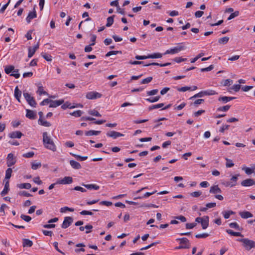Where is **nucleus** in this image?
<instances>
[{"mask_svg":"<svg viewBox=\"0 0 255 255\" xmlns=\"http://www.w3.org/2000/svg\"><path fill=\"white\" fill-rule=\"evenodd\" d=\"M42 136L43 142L45 147L53 152L56 151L57 149L56 146L50 136L48 135V133L47 132H44L42 134Z\"/></svg>","mask_w":255,"mask_h":255,"instance_id":"nucleus-1","label":"nucleus"},{"mask_svg":"<svg viewBox=\"0 0 255 255\" xmlns=\"http://www.w3.org/2000/svg\"><path fill=\"white\" fill-rule=\"evenodd\" d=\"M237 241L242 243L243 246L247 251L255 248V242L248 238L238 239Z\"/></svg>","mask_w":255,"mask_h":255,"instance_id":"nucleus-2","label":"nucleus"},{"mask_svg":"<svg viewBox=\"0 0 255 255\" xmlns=\"http://www.w3.org/2000/svg\"><path fill=\"white\" fill-rule=\"evenodd\" d=\"M209 218L207 216L203 217H197L195 219V221L198 223H201L203 229H206L209 226Z\"/></svg>","mask_w":255,"mask_h":255,"instance_id":"nucleus-3","label":"nucleus"},{"mask_svg":"<svg viewBox=\"0 0 255 255\" xmlns=\"http://www.w3.org/2000/svg\"><path fill=\"white\" fill-rule=\"evenodd\" d=\"M23 94L28 104L31 107H35L36 106V103L34 98L27 92H24Z\"/></svg>","mask_w":255,"mask_h":255,"instance_id":"nucleus-4","label":"nucleus"},{"mask_svg":"<svg viewBox=\"0 0 255 255\" xmlns=\"http://www.w3.org/2000/svg\"><path fill=\"white\" fill-rule=\"evenodd\" d=\"M185 49V47L183 46H177L174 47L172 48L167 50L165 53L164 55L166 54H174L179 53L180 51L184 50Z\"/></svg>","mask_w":255,"mask_h":255,"instance_id":"nucleus-5","label":"nucleus"},{"mask_svg":"<svg viewBox=\"0 0 255 255\" xmlns=\"http://www.w3.org/2000/svg\"><path fill=\"white\" fill-rule=\"evenodd\" d=\"M73 182V178L70 176H65L63 178H59L56 181V183L58 184H69Z\"/></svg>","mask_w":255,"mask_h":255,"instance_id":"nucleus-6","label":"nucleus"},{"mask_svg":"<svg viewBox=\"0 0 255 255\" xmlns=\"http://www.w3.org/2000/svg\"><path fill=\"white\" fill-rule=\"evenodd\" d=\"M102 97V94L97 92H89L86 95V97L88 99L93 100L100 98Z\"/></svg>","mask_w":255,"mask_h":255,"instance_id":"nucleus-7","label":"nucleus"},{"mask_svg":"<svg viewBox=\"0 0 255 255\" xmlns=\"http://www.w3.org/2000/svg\"><path fill=\"white\" fill-rule=\"evenodd\" d=\"M73 222V219L71 217H66L64 219V221L61 225V228L66 229L69 227Z\"/></svg>","mask_w":255,"mask_h":255,"instance_id":"nucleus-8","label":"nucleus"},{"mask_svg":"<svg viewBox=\"0 0 255 255\" xmlns=\"http://www.w3.org/2000/svg\"><path fill=\"white\" fill-rule=\"evenodd\" d=\"M16 162V159L12 153H10L7 155L6 164L8 167L13 165Z\"/></svg>","mask_w":255,"mask_h":255,"instance_id":"nucleus-9","label":"nucleus"},{"mask_svg":"<svg viewBox=\"0 0 255 255\" xmlns=\"http://www.w3.org/2000/svg\"><path fill=\"white\" fill-rule=\"evenodd\" d=\"M177 241H180V244L183 247H188L186 248V249H189L190 248L191 245L189 242V240L186 238H182L180 239H177Z\"/></svg>","mask_w":255,"mask_h":255,"instance_id":"nucleus-10","label":"nucleus"},{"mask_svg":"<svg viewBox=\"0 0 255 255\" xmlns=\"http://www.w3.org/2000/svg\"><path fill=\"white\" fill-rule=\"evenodd\" d=\"M107 135L116 139L119 137L123 136L124 134L119 132L112 130L107 132Z\"/></svg>","mask_w":255,"mask_h":255,"instance_id":"nucleus-11","label":"nucleus"},{"mask_svg":"<svg viewBox=\"0 0 255 255\" xmlns=\"http://www.w3.org/2000/svg\"><path fill=\"white\" fill-rule=\"evenodd\" d=\"M255 185V181L252 179H247L241 182V185L244 187H249Z\"/></svg>","mask_w":255,"mask_h":255,"instance_id":"nucleus-12","label":"nucleus"},{"mask_svg":"<svg viewBox=\"0 0 255 255\" xmlns=\"http://www.w3.org/2000/svg\"><path fill=\"white\" fill-rule=\"evenodd\" d=\"M39 48L38 43L33 47H29L28 48V57L31 58L34 54L35 51Z\"/></svg>","mask_w":255,"mask_h":255,"instance_id":"nucleus-13","label":"nucleus"},{"mask_svg":"<svg viewBox=\"0 0 255 255\" xmlns=\"http://www.w3.org/2000/svg\"><path fill=\"white\" fill-rule=\"evenodd\" d=\"M236 99L234 97L220 96L218 98V101L222 102L223 104H226L228 102Z\"/></svg>","mask_w":255,"mask_h":255,"instance_id":"nucleus-14","label":"nucleus"},{"mask_svg":"<svg viewBox=\"0 0 255 255\" xmlns=\"http://www.w3.org/2000/svg\"><path fill=\"white\" fill-rule=\"evenodd\" d=\"M209 192L211 194H216L222 192L221 189L218 185H215L210 187Z\"/></svg>","mask_w":255,"mask_h":255,"instance_id":"nucleus-15","label":"nucleus"},{"mask_svg":"<svg viewBox=\"0 0 255 255\" xmlns=\"http://www.w3.org/2000/svg\"><path fill=\"white\" fill-rule=\"evenodd\" d=\"M64 103L63 100H55L53 101L51 100V102H50L49 107L51 108H56L61 105H62Z\"/></svg>","mask_w":255,"mask_h":255,"instance_id":"nucleus-16","label":"nucleus"},{"mask_svg":"<svg viewBox=\"0 0 255 255\" xmlns=\"http://www.w3.org/2000/svg\"><path fill=\"white\" fill-rule=\"evenodd\" d=\"M26 117L31 119L33 120L36 118V112L30 110L28 109L26 110Z\"/></svg>","mask_w":255,"mask_h":255,"instance_id":"nucleus-17","label":"nucleus"},{"mask_svg":"<svg viewBox=\"0 0 255 255\" xmlns=\"http://www.w3.org/2000/svg\"><path fill=\"white\" fill-rule=\"evenodd\" d=\"M4 71L6 74H9L11 72H18V69H14V67L12 65L5 66L4 68Z\"/></svg>","mask_w":255,"mask_h":255,"instance_id":"nucleus-18","label":"nucleus"},{"mask_svg":"<svg viewBox=\"0 0 255 255\" xmlns=\"http://www.w3.org/2000/svg\"><path fill=\"white\" fill-rule=\"evenodd\" d=\"M22 135V133L19 131H13L8 134V136L11 138H20Z\"/></svg>","mask_w":255,"mask_h":255,"instance_id":"nucleus-19","label":"nucleus"},{"mask_svg":"<svg viewBox=\"0 0 255 255\" xmlns=\"http://www.w3.org/2000/svg\"><path fill=\"white\" fill-rule=\"evenodd\" d=\"M36 16L37 14L35 9H34V10L33 11H30L29 12L27 17L26 18V21L28 23H29L31 21V19L36 17Z\"/></svg>","mask_w":255,"mask_h":255,"instance_id":"nucleus-20","label":"nucleus"},{"mask_svg":"<svg viewBox=\"0 0 255 255\" xmlns=\"http://www.w3.org/2000/svg\"><path fill=\"white\" fill-rule=\"evenodd\" d=\"M241 217L243 219H248L251 218L253 216V215L249 211H243L239 213Z\"/></svg>","mask_w":255,"mask_h":255,"instance_id":"nucleus-21","label":"nucleus"},{"mask_svg":"<svg viewBox=\"0 0 255 255\" xmlns=\"http://www.w3.org/2000/svg\"><path fill=\"white\" fill-rule=\"evenodd\" d=\"M69 163L71 167L75 169H79L81 168V164L75 160H71Z\"/></svg>","mask_w":255,"mask_h":255,"instance_id":"nucleus-22","label":"nucleus"},{"mask_svg":"<svg viewBox=\"0 0 255 255\" xmlns=\"http://www.w3.org/2000/svg\"><path fill=\"white\" fill-rule=\"evenodd\" d=\"M9 181L8 180H7L5 183L4 188L0 194L2 196H3L7 194L9 190Z\"/></svg>","mask_w":255,"mask_h":255,"instance_id":"nucleus-23","label":"nucleus"},{"mask_svg":"<svg viewBox=\"0 0 255 255\" xmlns=\"http://www.w3.org/2000/svg\"><path fill=\"white\" fill-rule=\"evenodd\" d=\"M14 97L19 102H20V98L21 95V92L20 91L17 86L14 89Z\"/></svg>","mask_w":255,"mask_h":255,"instance_id":"nucleus-24","label":"nucleus"},{"mask_svg":"<svg viewBox=\"0 0 255 255\" xmlns=\"http://www.w3.org/2000/svg\"><path fill=\"white\" fill-rule=\"evenodd\" d=\"M83 186H84V187H85L86 188L88 189H90V190H92V189H93V190H98L100 188V186L96 185V184H82Z\"/></svg>","mask_w":255,"mask_h":255,"instance_id":"nucleus-25","label":"nucleus"},{"mask_svg":"<svg viewBox=\"0 0 255 255\" xmlns=\"http://www.w3.org/2000/svg\"><path fill=\"white\" fill-rule=\"evenodd\" d=\"M235 212L233 211H224L222 212V214L226 219H229L231 215H234Z\"/></svg>","mask_w":255,"mask_h":255,"instance_id":"nucleus-26","label":"nucleus"},{"mask_svg":"<svg viewBox=\"0 0 255 255\" xmlns=\"http://www.w3.org/2000/svg\"><path fill=\"white\" fill-rule=\"evenodd\" d=\"M33 242L29 239H23L22 240V246L23 247H31Z\"/></svg>","mask_w":255,"mask_h":255,"instance_id":"nucleus-27","label":"nucleus"},{"mask_svg":"<svg viewBox=\"0 0 255 255\" xmlns=\"http://www.w3.org/2000/svg\"><path fill=\"white\" fill-rule=\"evenodd\" d=\"M38 124L44 127H49L51 126V124L42 118H39L38 121Z\"/></svg>","mask_w":255,"mask_h":255,"instance_id":"nucleus-28","label":"nucleus"},{"mask_svg":"<svg viewBox=\"0 0 255 255\" xmlns=\"http://www.w3.org/2000/svg\"><path fill=\"white\" fill-rule=\"evenodd\" d=\"M17 187L19 189H29L31 187V185L30 183H21L17 184Z\"/></svg>","mask_w":255,"mask_h":255,"instance_id":"nucleus-29","label":"nucleus"},{"mask_svg":"<svg viewBox=\"0 0 255 255\" xmlns=\"http://www.w3.org/2000/svg\"><path fill=\"white\" fill-rule=\"evenodd\" d=\"M101 133V131L91 130L86 131L85 135L86 136L97 135Z\"/></svg>","mask_w":255,"mask_h":255,"instance_id":"nucleus-30","label":"nucleus"},{"mask_svg":"<svg viewBox=\"0 0 255 255\" xmlns=\"http://www.w3.org/2000/svg\"><path fill=\"white\" fill-rule=\"evenodd\" d=\"M228 234L236 237H243V235L240 232H235L232 230H227L226 231Z\"/></svg>","mask_w":255,"mask_h":255,"instance_id":"nucleus-31","label":"nucleus"},{"mask_svg":"<svg viewBox=\"0 0 255 255\" xmlns=\"http://www.w3.org/2000/svg\"><path fill=\"white\" fill-rule=\"evenodd\" d=\"M164 104L163 103H160L156 105H153L148 107L149 111H152L154 109H159L162 108L164 106Z\"/></svg>","mask_w":255,"mask_h":255,"instance_id":"nucleus-32","label":"nucleus"},{"mask_svg":"<svg viewBox=\"0 0 255 255\" xmlns=\"http://www.w3.org/2000/svg\"><path fill=\"white\" fill-rule=\"evenodd\" d=\"M156 192V190L153 191L152 192H146V193H145L144 194L143 196H142V197H140V196L134 198V199H141L142 198H147L148 197H149L150 195H153V194L155 193Z\"/></svg>","mask_w":255,"mask_h":255,"instance_id":"nucleus-33","label":"nucleus"},{"mask_svg":"<svg viewBox=\"0 0 255 255\" xmlns=\"http://www.w3.org/2000/svg\"><path fill=\"white\" fill-rule=\"evenodd\" d=\"M162 57V54L160 53H154L151 54H148L149 58H160Z\"/></svg>","mask_w":255,"mask_h":255,"instance_id":"nucleus-34","label":"nucleus"},{"mask_svg":"<svg viewBox=\"0 0 255 255\" xmlns=\"http://www.w3.org/2000/svg\"><path fill=\"white\" fill-rule=\"evenodd\" d=\"M41 166V164L40 162H34L31 163V168L33 170H36Z\"/></svg>","mask_w":255,"mask_h":255,"instance_id":"nucleus-35","label":"nucleus"},{"mask_svg":"<svg viewBox=\"0 0 255 255\" xmlns=\"http://www.w3.org/2000/svg\"><path fill=\"white\" fill-rule=\"evenodd\" d=\"M37 93L39 95H48L47 93L43 90V88L42 85L38 86Z\"/></svg>","mask_w":255,"mask_h":255,"instance_id":"nucleus-36","label":"nucleus"},{"mask_svg":"<svg viewBox=\"0 0 255 255\" xmlns=\"http://www.w3.org/2000/svg\"><path fill=\"white\" fill-rule=\"evenodd\" d=\"M160 98V96H156L152 98H149L145 99L146 101L149 103H155L157 102Z\"/></svg>","mask_w":255,"mask_h":255,"instance_id":"nucleus-37","label":"nucleus"},{"mask_svg":"<svg viewBox=\"0 0 255 255\" xmlns=\"http://www.w3.org/2000/svg\"><path fill=\"white\" fill-rule=\"evenodd\" d=\"M229 37L225 36V37L220 38L218 40V42L220 44H226L229 41Z\"/></svg>","mask_w":255,"mask_h":255,"instance_id":"nucleus-38","label":"nucleus"},{"mask_svg":"<svg viewBox=\"0 0 255 255\" xmlns=\"http://www.w3.org/2000/svg\"><path fill=\"white\" fill-rule=\"evenodd\" d=\"M242 170L245 171V173L247 175H250L254 172L253 169L246 166H243L242 167Z\"/></svg>","mask_w":255,"mask_h":255,"instance_id":"nucleus-39","label":"nucleus"},{"mask_svg":"<svg viewBox=\"0 0 255 255\" xmlns=\"http://www.w3.org/2000/svg\"><path fill=\"white\" fill-rule=\"evenodd\" d=\"M70 154L72 155L73 156L77 158V159L80 160V161H84L86 160L88 158L87 156H81L80 155H78L77 154H75L74 153H70Z\"/></svg>","mask_w":255,"mask_h":255,"instance_id":"nucleus-40","label":"nucleus"},{"mask_svg":"<svg viewBox=\"0 0 255 255\" xmlns=\"http://www.w3.org/2000/svg\"><path fill=\"white\" fill-rule=\"evenodd\" d=\"M114 15H113L112 16H110L107 18V22L106 24V26L110 27L111 26L114 22Z\"/></svg>","mask_w":255,"mask_h":255,"instance_id":"nucleus-41","label":"nucleus"},{"mask_svg":"<svg viewBox=\"0 0 255 255\" xmlns=\"http://www.w3.org/2000/svg\"><path fill=\"white\" fill-rule=\"evenodd\" d=\"M88 114L98 117H101L102 116L97 111L95 110L89 111Z\"/></svg>","mask_w":255,"mask_h":255,"instance_id":"nucleus-42","label":"nucleus"},{"mask_svg":"<svg viewBox=\"0 0 255 255\" xmlns=\"http://www.w3.org/2000/svg\"><path fill=\"white\" fill-rule=\"evenodd\" d=\"M231 107L230 105H226L225 106L219 107L217 109V111L219 112H226L228 111Z\"/></svg>","mask_w":255,"mask_h":255,"instance_id":"nucleus-43","label":"nucleus"},{"mask_svg":"<svg viewBox=\"0 0 255 255\" xmlns=\"http://www.w3.org/2000/svg\"><path fill=\"white\" fill-rule=\"evenodd\" d=\"M204 91L205 96H211L217 94V93L213 90H207Z\"/></svg>","mask_w":255,"mask_h":255,"instance_id":"nucleus-44","label":"nucleus"},{"mask_svg":"<svg viewBox=\"0 0 255 255\" xmlns=\"http://www.w3.org/2000/svg\"><path fill=\"white\" fill-rule=\"evenodd\" d=\"M12 171V169L10 168H8L6 170L5 179H7L8 180L10 178L11 176Z\"/></svg>","mask_w":255,"mask_h":255,"instance_id":"nucleus-45","label":"nucleus"},{"mask_svg":"<svg viewBox=\"0 0 255 255\" xmlns=\"http://www.w3.org/2000/svg\"><path fill=\"white\" fill-rule=\"evenodd\" d=\"M83 114V112L80 110H77L74 111L72 113H71L70 114L71 116H74L75 117H80Z\"/></svg>","mask_w":255,"mask_h":255,"instance_id":"nucleus-46","label":"nucleus"},{"mask_svg":"<svg viewBox=\"0 0 255 255\" xmlns=\"http://www.w3.org/2000/svg\"><path fill=\"white\" fill-rule=\"evenodd\" d=\"M41 56L43 57V58L45 59L47 61H52V56L46 53H42Z\"/></svg>","mask_w":255,"mask_h":255,"instance_id":"nucleus-47","label":"nucleus"},{"mask_svg":"<svg viewBox=\"0 0 255 255\" xmlns=\"http://www.w3.org/2000/svg\"><path fill=\"white\" fill-rule=\"evenodd\" d=\"M152 77H147L146 78H145V79H143L140 82V84H148V83H150L152 81Z\"/></svg>","mask_w":255,"mask_h":255,"instance_id":"nucleus-48","label":"nucleus"},{"mask_svg":"<svg viewBox=\"0 0 255 255\" xmlns=\"http://www.w3.org/2000/svg\"><path fill=\"white\" fill-rule=\"evenodd\" d=\"M74 209L73 208H70L68 207H64L60 209V212L64 213L66 211L73 212Z\"/></svg>","mask_w":255,"mask_h":255,"instance_id":"nucleus-49","label":"nucleus"},{"mask_svg":"<svg viewBox=\"0 0 255 255\" xmlns=\"http://www.w3.org/2000/svg\"><path fill=\"white\" fill-rule=\"evenodd\" d=\"M205 96L204 91H202L200 92L199 93L194 95L193 96L191 97L190 99H192L193 98H198V97H202Z\"/></svg>","mask_w":255,"mask_h":255,"instance_id":"nucleus-50","label":"nucleus"},{"mask_svg":"<svg viewBox=\"0 0 255 255\" xmlns=\"http://www.w3.org/2000/svg\"><path fill=\"white\" fill-rule=\"evenodd\" d=\"M226 160L227 161L226 166L227 168L232 167L234 165V164L232 160L228 159L227 158H226Z\"/></svg>","mask_w":255,"mask_h":255,"instance_id":"nucleus-51","label":"nucleus"},{"mask_svg":"<svg viewBox=\"0 0 255 255\" xmlns=\"http://www.w3.org/2000/svg\"><path fill=\"white\" fill-rule=\"evenodd\" d=\"M239 176L240 175L239 174H236L235 175L233 176L231 178V181H232L231 182L232 183V184H235V186L237 184V181Z\"/></svg>","mask_w":255,"mask_h":255,"instance_id":"nucleus-52","label":"nucleus"},{"mask_svg":"<svg viewBox=\"0 0 255 255\" xmlns=\"http://www.w3.org/2000/svg\"><path fill=\"white\" fill-rule=\"evenodd\" d=\"M74 108H75V106H71V104L68 103H66L64 104L63 105H62L61 106V108L63 109V110H65L67 108L73 109Z\"/></svg>","mask_w":255,"mask_h":255,"instance_id":"nucleus-53","label":"nucleus"},{"mask_svg":"<svg viewBox=\"0 0 255 255\" xmlns=\"http://www.w3.org/2000/svg\"><path fill=\"white\" fill-rule=\"evenodd\" d=\"M173 60L176 63H179L181 62H184L187 61V58H182L181 57H178L175 58Z\"/></svg>","mask_w":255,"mask_h":255,"instance_id":"nucleus-54","label":"nucleus"},{"mask_svg":"<svg viewBox=\"0 0 255 255\" xmlns=\"http://www.w3.org/2000/svg\"><path fill=\"white\" fill-rule=\"evenodd\" d=\"M213 69H214V66L213 65H211L208 67L201 68L200 69V71H201V72H207V71H210L212 70Z\"/></svg>","mask_w":255,"mask_h":255,"instance_id":"nucleus-55","label":"nucleus"},{"mask_svg":"<svg viewBox=\"0 0 255 255\" xmlns=\"http://www.w3.org/2000/svg\"><path fill=\"white\" fill-rule=\"evenodd\" d=\"M239 15V11H236L234 12H233L230 14V15L228 18V20H231V19L234 18V17L238 16Z\"/></svg>","mask_w":255,"mask_h":255,"instance_id":"nucleus-56","label":"nucleus"},{"mask_svg":"<svg viewBox=\"0 0 255 255\" xmlns=\"http://www.w3.org/2000/svg\"><path fill=\"white\" fill-rule=\"evenodd\" d=\"M191 89V87L185 86V87H182L181 88H177V91H178L179 92H185L188 90H190Z\"/></svg>","mask_w":255,"mask_h":255,"instance_id":"nucleus-57","label":"nucleus"},{"mask_svg":"<svg viewBox=\"0 0 255 255\" xmlns=\"http://www.w3.org/2000/svg\"><path fill=\"white\" fill-rule=\"evenodd\" d=\"M229 226L232 228H234L238 230H240V226L236 222L231 223L229 224Z\"/></svg>","mask_w":255,"mask_h":255,"instance_id":"nucleus-58","label":"nucleus"},{"mask_svg":"<svg viewBox=\"0 0 255 255\" xmlns=\"http://www.w3.org/2000/svg\"><path fill=\"white\" fill-rule=\"evenodd\" d=\"M20 218L26 222H29L31 220V218L30 216L23 214L20 216Z\"/></svg>","mask_w":255,"mask_h":255,"instance_id":"nucleus-59","label":"nucleus"},{"mask_svg":"<svg viewBox=\"0 0 255 255\" xmlns=\"http://www.w3.org/2000/svg\"><path fill=\"white\" fill-rule=\"evenodd\" d=\"M233 83V80L230 79H226L223 81V85L224 86H228L231 85Z\"/></svg>","mask_w":255,"mask_h":255,"instance_id":"nucleus-60","label":"nucleus"},{"mask_svg":"<svg viewBox=\"0 0 255 255\" xmlns=\"http://www.w3.org/2000/svg\"><path fill=\"white\" fill-rule=\"evenodd\" d=\"M158 92V89H154V90H152L149 91H147V95L148 96L155 95L157 94Z\"/></svg>","mask_w":255,"mask_h":255,"instance_id":"nucleus-61","label":"nucleus"},{"mask_svg":"<svg viewBox=\"0 0 255 255\" xmlns=\"http://www.w3.org/2000/svg\"><path fill=\"white\" fill-rule=\"evenodd\" d=\"M230 89L237 92L241 89V85L240 84H235Z\"/></svg>","mask_w":255,"mask_h":255,"instance_id":"nucleus-62","label":"nucleus"},{"mask_svg":"<svg viewBox=\"0 0 255 255\" xmlns=\"http://www.w3.org/2000/svg\"><path fill=\"white\" fill-rule=\"evenodd\" d=\"M196 225L197 224L196 223H187L186 224V228L187 229H191L195 227Z\"/></svg>","mask_w":255,"mask_h":255,"instance_id":"nucleus-63","label":"nucleus"},{"mask_svg":"<svg viewBox=\"0 0 255 255\" xmlns=\"http://www.w3.org/2000/svg\"><path fill=\"white\" fill-rule=\"evenodd\" d=\"M33 181L34 183L38 185H41L42 183V181L40 179L39 177L37 176L33 179Z\"/></svg>","mask_w":255,"mask_h":255,"instance_id":"nucleus-64","label":"nucleus"}]
</instances>
